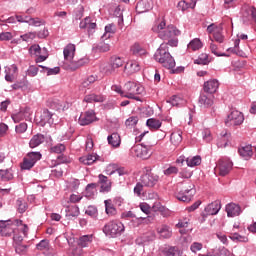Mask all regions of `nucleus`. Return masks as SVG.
Listing matches in <instances>:
<instances>
[{"mask_svg":"<svg viewBox=\"0 0 256 256\" xmlns=\"http://www.w3.org/2000/svg\"><path fill=\"white\" fill-rule=\"evenodd\" d=\"M153 33H157L158 37L163 41L167 39H173V37H178L181 32L173 25H168L165 20H158L152 26Z\"/></svg>","mask_w":256,"mask_h":256,"instance_id":"f257e3e1","label":"nucleus"},{"mask_svg":"<svg viewBox=\"0 0 256 256\" xmlns=\"http://www.w3.org/2000/svg\"><path fill=\"white\" fill-rule=\"evenodd\" d=\"M75 45L74 44H68L64 50V69L67 71H77L79 67H83L84 63L83 60L80 61H74L75 59Z\"/></svg>","mask_w":256,"mask_h":256,"instance_id":"f03ea898","label":"nucleus"},{"mask_svg":"<svg viewBox=\"0 0 256 256\" xmlns=\"http://www.w3.org/2000/svg\"><path fill=\"white\" fill-rule=\"evenodd\" d=\"M154 59L157 63H160L165 69H173L175 67V59L169 53V47L167 44H161L154 54Z\"/></svg>","mask_w":256,"mask_h":256,"instance_id":"7ed1b4c3","label":"nucleus"},{"mask_svg":"<svg viewBox=\"0 0 256 256\" xmlns=\"http://www.w3.org/2000/svg\"><path fill=\"white\" fill-rule=\"evenodd\" d=\"M144 91L145 88H143V86L135 82H127L124 85V97L126 99H134V101H141V97H139V95H142Z\"/></svg>","mask_w":256,"mask_h":256,"instance_id":"20e7f679","label":"nucleus"},{"mask_svg":"<svg viewBox=\"0 0 256 256\" xmlns=\"http://www.w3.org/2000/svg\"><path fill=\"white\" fill-rule=\"evenodd\" d=\"M123 231H125V226L119 221H110L103 228V233L108 237H117Z\"/></svg>","mask_w":256,"mask_h":256,"instance_id":"39448f33","label":"nucleus"},{"mask_svg":"<svg viewBox=\"0 0 256 256\" xmlns=\"http://www.w3.org/2000/svg\"><path fill=\"white\" fill-rule=\"evenodd\" d=\"M29 53L31 56L36 57V63H43V61H47L49 58V51L47 48H41L39 44H34L29 48Z\"/></svg>","mask_w":256,"mask_h":256,"instance_id":"423d86ee","label":"nucleus"},{"mask_svg":"<svg viewBox=\"0 0 256 256\" xmlns=\"http://www.w3.org/2000/svg\"><path fill=\"white\" fill-rule=\"evenodd\" d=\"M194 196L195 185L193 184L184 186L182 190L176 193V199H178V201H182V203H189Z\"/></svg>","mask_w":256,"mask_h":256,"instance_id":"0eeeda50","label":"nucleus"},{"mask_svg":"<svg viewBox=\"0 0 256 256\" xmlns=\"http://www.w3.org/2000/svg\"><path fill=\"white\" fill-rule=\"evenodd\" d=\"M14 228H16V234L14 235V241L21 243L27 235H29V226L23 224L22 220H14Z\"/></svg>","mask_w":256,"mask_h":256,"instance_id":"6e6552de","label":"nucleus"},{"mask_svg":"<svg viewBox=\"0 0 256 256\" xmlns=\"http://www.w3.org/2000/svg\"><path fill=\"white\" fill-rule=\"evenodd\" d=\"M243 121H245L243 113L234 110L227 116V119L225 120V125L227 127H237L238 125H242Z\"/></svg>","mask_w":256,"mask_h":256,"instance_id":"1a4fd4ad","label":"nucleus"},{"mask_svg":"<svg viewBox=\"0 0 256 256\" xmlns=\"http://www.w3.org/2000/svg\"><path fill=\"white\" fill-rule=\"evenodd\" d=\"M41 159V153L39 152H30L24 157L23 162L21 164V169L29 170L33 169L37 161Z\"/></svg>","mask_w":256,"mask_h":256,"instance_id":"9d476101","label":"nucleus"},{"mask_svg":"<svg viewBox=\"0 0 256 256\" xmlns=\"http://www.w3.org/2000/svg\"><path fill=\"white\" fill-rule=\"evenodd\" d=\"M151 145H143V144H137L134 147H132L131 152L132 155H135V157H139L140 159H149L151 157Z\"/></svg>","mask_w":256,"mask_h":256,"instance_id":"9b49d317","label":"nucleus"},{"mask_svg":"<svg viewBox=\"0 0 256 256\" xmlns=\"http://www.w3.org/2000/svg\"><path fill=\"white\" fill-rule=\"evenodd\" d=\"M217 169L219 170V175L221 177H225V175H229L231 173V169H233V162L229 158H222L218 161Z\"/></svg>","mask_w":256,"mask_h":256,"instance_id":"f8f14e48","label":"nucleus"},{"mask_svg":"<svg viewBox=\"0 0 256 256\" xmlns=\"http://www.w3.org/2000/svg\"><path fill=\"white\" fill-rule=\"evenodd\" d=\"M80 29H87L88 35L91 36L97 29V23L95 22V19L86 17L85 20L80 22Z\"/></svg>","mask_w":256,"mask_h":256,"instance_id":"ddd939ff","label":"nucleus"},{"mask_svg":"<svg viewBox=\"0 0 256 256\" xmlns=\"http://www.w3.org/2000/svg\"><path fill=\"white\" fill-rule=\"evenodd\" d=\"M141 182L144 187H155L156 183H159V175L154 173H147L141 177Z\"/></svg>","mask_w":256,"mask_h":256,"instance_id":"4468645a","label":"nucleus"},{"mask_svg":"<svg viewBox=\"0 0 256 256\" xmlns=\"http://www.w3.org/2000/svg\"><path fill=\"white\" fill-rule=\"evenodd\" d=\"M239 43H241V40L238 38L234 42V48H229L228 51H232V53L239 55V57H247L249 55V45L239 48Z\"/></svg>","mask_w":256,"mask_h":256,"instance_id":"2eb2a0df","label":"nucleus"},{"mask_svg":"<svg viewBox=\"0 0 256 256\" xmlns=\"http://www.w3.org/2000/svg\"><path fill=\"white\" fill-rule=\"evenodd\" d=\"M96 119L97 117L95 116V112L91 110L80 115L79 123L82 126L91 125V123H93V121H95Z\"/></svg>","mask_w":256,"mask_h":256,"instance_id":"dca6fc26","label":"nucleus"},{"mask_svg":"<svg viewBox=\"0 0 256 256\" xmlns=\"http://www.w3.org/2000/svg\"><path fill=\"white\" fill-rule=\"evenodd\" d=\"M213 94L203 93L199 97V105L200 107H204L205 109L213 106Z\"/></svg>","mask_w":256,"mask_h":256,"instance_id":"f3484780","label":"nucleus"},{"mask_svg":"<svg viewBox=\"0 0 256 256\" xmlns=\"http://www.w3.org/2000/svg\"><path fill=\"white\" fill-rule=\"evenodd\" d=\"M153 9V0H140L136 5L138 13H147Z\"/></svg>","mask_w":256,"mask_h":256,"instance_id":"a211bd4d","label":"nucleus"},{"mask_svg":"<svg viewBox=\"0 0 256 256\" xmlns=\"http://www.w3.org/2000/svg\"><path fill=\"white\" fill-rule=\"evenodd\" d=\"M98 53H109L111 51V40L108 38H101V41L94 48Z\"/></svg>","mask_w":256,"mask_h":256,"instance_id":"6ab92c4d","label":"nucleus"},{"mask_svg":"<svg viewBox=\"0 0 256 256\" xmlns=\"http://www.w3.org/2000/svg\"><path fill=\"white\" fill-rule=\"evenodd\" d=\"M218 89H219V81H217V79H212L204 83L205 93L213 95V93H217Z\"/></svg>","mask_w":256,"mask_h":256,"instance_id":"aec40b11","label":"nucleus"},{"mask_svg":"<svg viewBox=\"0 0 256 256\" xmlns=\"http://www.w3.org/2000/svg\"><path fill=\"white\" fill-rule=\"evenodd\" d=\"M226 213L228 217H239L241 215V206L235 203L226 205Z\"/></svg>","mask_w":256,"mask_h":256,"instance_id":"412c9836","label":"nucleus"},{"mask_svg":"<svg viewBox=\"0 0 256 256\" xmlns=\"http://www.w3.org/2000/svg\"><path fill=\"white\" fill-rule=\"evenodd\" d=\"M98 183H100V189L101 191L105 192V193H109V191H111V180H109V178H107V176L100 174L98 176Z\"/></svg>","mask_w":256,"mask_h":256,"instance_id":"4be33fe9","label":"nucleus"},{"mask_svg":"<svg viewBox=\"0 0 256 256\" xmlns=\"http://www.w3.org/2000/svg\"><path fill=\"white\" fill-rule=\"evenodd\" d=\"M157 233L158 235H160L162 239H169L171 238V235H173V231L171 230V227L165 224H162L157 227Z\"/></svg>","mask_w":256,"mask_h":256,"instance_id":"5701e85b","label":"nucleus"},{"mask_svg":"<svg viewBox=\"0 0 256 256\" xmlns=\"http://www.w3.org/2000/svg\"><path fill=\"white\" fill-rule=\"evenodd\" d=\"M130 53L136 57H143V55H147V50L139 43H135L130 47Z\"/></svg>","mask_w":256,"mask_h":256,"instance_id":"b1692460","label":"nucleus"},{"mask_svg":"<svg viewBox=\"0 0 256 256\" xmlns=\"http://www.w3.org/2000/svg\"><path fill=\"white\" fill-rule=\"evenodd\" d=\"M221 211V202L214 201L205 208L207 215H217Z\"/></svg>","mask_w":256,"mask_h":256,"instance_id":"393cba45","label":"nucleus"},{"mask_svg":"<svg viewBox=\"0 0 256 256\" xmlns=\"http://www.w3.org/2000/svg\"><path fill=\"white\" fill-rule=\"evenodd\" d=\"M197 0H182L178 3V9L180 11H187V9H195Z\"/></svg>","mask_w":256,"mask_h":256,"instance_id":"a878e982","label":"nucleus"},{"mask_svg":"<svg viewBox=\"0 0 256 256\" xmlns=\"http://www.w3.org/2000/svg\"><path fill=\"white\" fill-rule=\"evenodd\" d=\"M229 139H231V134L227 131L225 132H221L218 141H217V145L218 147H220L221 149L227 147L228 143H229Z\"/></svg>","mask_w":256,"mask_h":256,"instance_id":"bb28decb","label":"nucleus"},{"mask_svg":"<svg viewBox=\"0 0 256 256\" xmlns=\"http://www.w3.org/2000/svg\"><path fill=\"white\" fill-rule=\"evenodd\" d=\"M5 225V222H0V227L2 228L1 229V234L4 236V237H11V235H16V228L14 226V223L11 225V226H3Z\"/></svg>","mask_w":256,"mask_h":256,"instance_id":"cd10ccee","label":"nucleus"},{"mask_svg":"<svg viewBox=\"0 0 256 256\" xmlns=\"http://www.w3.org/2000/svg\"><path fill=\"white\" fill-rule=\"evenodd\" d=\"M187 49L189 52L199 51V49H203V42L199 38H194L188 43Z\"/></svg>","mask_w":256,"mask_h":256,"instance_id":"c85d7f7f","label":"nucleus"},{"mask_svg":"<svg viewBox=\"0 0 256 256\" xmlns=\"http://www.w3.org/2000/svg\"><path fill=\"white\" fill-rule=\"evenodd\" d=\"M42 143H45V136L43 134L34 135L29 143L31 149H35V147H39Z\"/></svg>","mask_w":256,"mask_h":256,"instance_id":"c756f323","label":"nucleus"},{"mask_svg":"<svg viewBox=\"0 0 256 256\" xmlns=\"http://www.w3.org/2000/svg\"><path fill=\"white\" fill-rule=\"evenodd\" d=\"M84 101H86V103H103L105 96L101 94H89L85 96Z\"/></svg>","mask_w":256,"mask_h":256,"instance_id":"7c9ffc66","label":"nucleus"},{"mask_svg":"<svg viewBox=\"0 0 256 256\" xmlns=\"http://www.w3.org/2000/svg\"><path fill=\"white\" fill-rule=\"evenodd\" d=\"M100 71L101 73H103V75H106V77H110V75H115V73L117 72L111 62L107 64H102L100 67Z\"/></svg>","mask_w":256,"mask_h":256,"instance_id":"2f4dec72","label":"nucleus"},{"mask_svg":"<svg viewBox=\"0 0 256 256\" xmlns=\"http://www.w3.org/2000/svg\"><path fill=\"white\" fill-rule=\"evenodd\" d=\"M124 69L129 75H133V73L140 71L141 67L139 66V63L131 61L125 65Z\"/></svg>","mask_w":256,"mask_h":256,"instance_id":"473e14b6","label":"nucleus"},{"mask_svg":"<svg viewBox=\"0 0 256 256\" xmlns=\"http://www.w3.org/2000/svg\"><path fill=\"white\" fill-rule=\"evenodd\" d=\"M107 139L109 145L112 147H119L121 145V136L118 133H112Z\"/></svg>","mask_w":256,"mask_h":256,"instance_id":"72a5a7b5","label":"nucleus"},{"mask_svg":"<svg viewBox=\"0 0 256 256\" xmlns=\"http://www.w3.org/2000/svg\"><path fill=\"white\" fill-rule=\"evenodd\" d=\"M98 156L95 154H89L87 156H82L79 158L80 163L83 165H93L97 161Z\"/></svg>","mask_w":256,"mask_h":256,"instance_id":"f704fd0d","label":"nucleus"},{"mask_svg":"<svg viewBox=\"0 0 256 256\" xmlns=\"http://www.w3.org/2000/svg\"><path fill=\"white\" fill-rule=\"evenodd\" d=\"M78 215H80L79 206L72 205L67 207L66 217H72L73 219H77Z\"/></svg>","mask_w":256,"mask_h":256,"instance_id":"c9c22d12","label":"nucleus"},{"mask_svg":"<svg viewBox=\"0 0 256 256\" xmlns=\"http://www.w3.org/2000/svg\"><path fill=\"white\" fill-rule=\"evenodd\" d=\"M147 127L151 129V131H158V129H161V122L158 119L155 118H149L146 122Z\"/></svg>","mask_w":256,"mask_h":256,"instance_id":"e433bc0d","label":"nucleus"},{"mask_svg":"<svg viewBox=\"0 0 256 256\" xmlns=\"http://www.w3.org/2000/svg\"><path fill=\"white\" fill-rule=\"evenodd\" d=\"M116 32L117 27L115 26V24H108L105 26V33L102 36V39H109L111 35H115Z\"/></svg>","mask_w":256,"mask_h":256,"instance_id":"4c0bfd02","label":"nucleus"},{"mask_svg":"<svg viewBox=\"0 0 256 256\" xmlns=\"http://www.w3.org/2000/svg\"><path fill=\"white\" fill-rule=\"evenodd\" d=\"M104 203H105V211L107 215H109L110 217L117 215V209L115 208V206H113V202H111V200H105Z\"/></svg>","mask_w":256,"mask_h":256,"instance_id":"58836bf2","label":"nucleus"},{"mask_svg":"<svg viewBox=\"0 0 256 256\" xmlns=\"http://www.w3.org/2000/svg\"><path fill=\"white\" fill-rule=\"evenodd\" d=\"M110 63L112 64V67L117 71V69H119L120 67H123L125 61L121 57L112 56L110 58Z\"/></svg>","mask_w":256,"mask_h":256,"instance_id":"ea45409f","label":"nucleus"},{"mask_svg":"<svg viewBox=\"0 0 256 256\" xmlns=\"http://www.w3.org/2000/svg\"><path fill=\"white\" fill-rule=\"evenodd\" d=\"M95 193H97V184H95V183L88 184L86 186L85 196L88 199H91V197H93L95 195Z\"/></svg>","mask_w":256,"mask_h":256,"instance_id":"a19ab883","label":"nucleus"},{"mask_svg":"<svg viewBox=\"0 0 256 256\" xmlns=\"http://www.w3.org/2000/svg\"><path fill=\"white\" fill-rule=\"evenodd\" d=\"M93 241V235H84L79 238L78 245L80 247H88Z\"/></svg>","mask_w":256,"mask_h":256,"instance_id":"79ce46f5","label":"nucleus"},{"mask_svg":"<svg viewBox=\"0 0 256 256\" xmlns=\"http://www.w3.org/2000/svg\"><path fill=\"white\" fill-rule=\"evenodd\" d=\"M186 163L188 167H198V165H201V156L186 158Z\"/></svg>","mask_w":256,"mask_h":256,"instance_id":"37998d69","label":"nucleus"},{"mask_svg":"<svg viewBox=\"0 0 256 256\" xmlns=\"http://www.w3.org/2000/svg\"><path fill=\"white\" fill-rule=\"evenodd\" d=\"M170 141L172 145H175V147H177V145H179L181 141H183V136H181V133L179 132H173L170 136Z\"/></svg>","mask_w":256,"mask_h":256,"instance_id":"c03bdc74","label":"nucleus"},{"mask_svg":"<svg viewBox=\"0 0 256 256\" xmlns=\"http://www.w3.org/2000/svg\"><path fill=\"white\" fill-rule=\"evenodd\" d=\"M229 237L232 241H239V243H249V238L247 236H242L239 233H233Z\"/></svg>","mask_w":256,"mask_h":256,"instance_id":"a18cd8bd","label":"nucleus"},{"mask_svg":"<svg viewBox=\"0 0 256 256\" xmlns=\"http://www.w3.org/2000/svg\"><path fill=\"white\" fill-rule=\"evenodd\" d=\"M36 247L38 251H44V253L50 251L51 249V246L49 245V240H41L39 244L36 245Z\"/></svg>","mask_w":256,"mask_h":256,"instance_id":"49530a36","label":"nucleus"},{"mask_svg":"<svg viewBox=\"0 0 256 256\" xmlns=\"http://www.w3.org/2000/svg\"><path fill=\"white\" fill-rule=\"evenodd\" d=\"M1 181H11L13 179V172L11 170H0Z\"/></svg>","mask_w":256,"mask_h":256,"instance_id":"de8ad7c7","label":"nucleus"},{"mask_svg":"<svg viewBox=\"0 0 256 256\" xmlns=\"http://www.w3.org/2000/svg\"><path fill=\"white\" fill-rule=\"evenodd\" d=\"M194 63L196 65H207V63H209V55H207V53L200 54V56L194 61Z\"/></svg>","mask_w":256,"mask_h":256,"instance_id":"09e8293b","label":"nucleus"},{"mask_svg":"<svg viewBox=\"0 0 256 256\" xmlns=\"http://www.w3.org/2000/svg\"><path fill=\"white\" fill-rule=\"evenodd\" d=\"M95 81H97V76L95 75H90L88 78H86L83 82H82V87L84 89H88V87H91V85H93V83H95Z\"/></svg>","mask_w":256,"mask_h":256,"instance_id":"8fccbe9b","label":"nucleus"},{"mask_svg":"<svg viewBox=\"0 0 256 256\" xmlns=\"http://www.w3.org/2000/svg\"><path fill=\"white\" fill-rule=\"evenodd\" d=\"M164 255L166 256H181V250L177 247H170L164 250Z\"/></svg>","mask_w":256,"mask_h":256,"instance_id":"3c124183","label":"nucleus"},{"mask_svg":"<svg viewBox=\"0 0 256 256\" xmlns=\"http://www.w3.org/2000/svg\"><path fill=\"white\" fill-rule=\"evenodd\" d=\"M28 24L32 25L33 27H41V25H45V20L28 17Z\"/></svg>","mask_w":256,"mask_h":256,"instance_id":"603ef678","label":"nucleus"},{"mask_svg":"<svg viewBox=\"0 0 256 256\" xmlns=\"http://www.w3.org/2000/svg\"><path fill=\"white\" fill-rule=\"evenodd\" d=\"M202 139L203 141H205L206 143H211V141H213V134H211V130L209 129H204L202 131Z\"/></svg>","mask_w":256,"mask_h":256,"instance_id":"864d4df0","label":"nucleus"},{"mask_svg":"<svg viewBox=\"0 0 256 256\" xmlns=\"http://www.w3.org/2000/svg\"><path fill=\"white\" fill-rule=\"evenodd\" d=\"M17 207L19 213H25L27 211V202L19 199L17 200Z\"/></svg>","mask_w":256,"mask_h":256,"instance_id":"5fc2aeb1","label":"nucleus"},{"mask_svg":"<svg viewBox=\"0 0 256 256\" xmlns=\"http://www.w3.org/2000/svg\"><path fill=\"white\" fill-rule=\"evenodd\" d=\"M137 123H139V118H137L136 116H132L126 120L125 125L126 127H135Z\"/></svg>","mask_w":256,"mask_h":256,"instance_id":"6e6d98bb","label":"nucleus"},{"mask_svg":"<svg viewBox=\"0 0 256 256\" xmlns=\"http://www.w3.org/2000/svg\"><path fill=\"white\" fill-rule=\"evenodd\" d=\"M66 147L64 146V144H57L55 146H52L50 148L51 153H63V151H65Z\"/></svg>","mask_w":256,"mask_h":256,"instance_id":"4d7b16f0","label":"nucleus"},{"mask_svg":"<svg viewBox=\"0 0 256 256\" xmlns=\"http://www.w3.org/2000/svg\"><path fill=\"white\" fill-rule=\"evenodd\" d=\"M35 37H37V34L35 32H29V33L22 35L21 39L23 41H26L27 43H29V41H33V39H35Z\"/></svg>","mask_w":256,"mask_h":256,"instance_id":"13d9d810","label":"nucleus"},{"mask_svg":"<svg viewBox=\"0 0 256 256\" xmlns=\"http://www.w3.org/2000/svg\"><path fill=\"white\" fill-rule=\"evenodd\" d=\"M15 131L19 135L25 133V131H27V123H20V124L16 125Z\"/></svg>","mask_w":256,"mask_h":256,"instance_id":"bf43d9fd","label":"nucleus"},{"mask_svg":"<svg viewBox=\"0 0 256 256\" xmlns=\"http://www.w3.org/2000/svg\"><path fill=\"white\" fill-rule=\"evenodd\" d=\"M12 119L14 123H19V121H23L25 119V114L23 112H18L12 115Z\"/></svg>","mask_w":256,"mask_h":256,"instance_id":"052dcab7","label":"nucleus"},{"mask_svg":"<svg viewBox=\"0 0 256 256\" xmlns=\"http://www.w3.org/2000/svg\"><path fill=\"white\" fill-rule=\"evenodd\" d=\"M201 249H203V244L199 242H194L190 246V250L192 251V253H197V251H201Z\"/></svg>","mask_w":256,"mask_h":256,"instance_id":"680f3d73","label":"nucleus"},{"mask_svg":"<svg viewBox=\"0 0 256 256\" xmlns=\"http://www.w3.org/2000/svg\"><path fill=\"white\" fill-rule=\"evenodd\" d=\"M13 39V34L10 32L0 33V41H11Z\"/></svg>","mask_w":256,"mask_h":256,"instance_id":"e2e57ef3","label":"nucleus"},{"mask_svg":"<svg viewBox=\"0 0 256 256\" xmlns=\"http://www.w3.org/2000/svg\"><path fill=\"white\" fill-rule=\"evenodd\" d=\"M139 207L141 211L145 213V215H149V213H151V206H149V204L143 202V203H140Z\"/></svg>","mask_w":256,"mask_h":256,"instance_id":"0e129e2a","label":"nucleus"},{"mask_svg":"<svg viewBox=\"0 0 256 256\" xmlns=\"http://www.w3.org/2000/svg\"><path fill=\"white\" fill-rule=\"evenodd\" d=\"M176 227L178 229H185L189 227V219L185 218L183 220H180L179 223L176 224Z\"/></svg>","mask_w":256,"mask_h":256,"instance_id":"69168bd1","label":"nucleus"},{"mask_svg":"<svg viewBox=\"0 0 256 256\" xmlns=\"http://www.w3.org/2000/svg\"><path fill=\"white\" fill-rule=\"evenodd\" d=\"M177 173H179V169L175 166L169 167L164 171V175H177Z\"/></svg>","mask_w":256,"mask_h":256,"instance_id":"338daca9","label":"nucleus"},{"mask_svg":"<svg viewBox=\"0 0 256 256\" xmlns=\"http://www.w3.org/2000/svg\"><path fill=\"white\" fill-rule=\"evenodd\" d=\"M143 187H145V185H143V182H138L136 184V186L134 187V193H136V195H141V191H143Z\"/></svg>","mask_w":256,"mask_h":256,"instance_id":"774afa93","label":"nucleus"}]
</instances>
